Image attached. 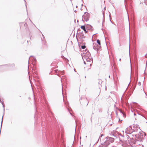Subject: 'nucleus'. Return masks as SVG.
<instances>
[{
    "label": "nucleus",
    "instance_id": "f257e3e1",
    "mask_svg": "<svg viewBox=\"0 0 147 147\" xmlns=\"http://www.w3.org/2000/svg\"><path fill=\"white\" fill-rule=\"evenodd\" d=\"M135 136L136 138L135 139V143H136L137 141L141 142L142 141L144 137L145 136V133L140 132L138 135L136 134Z\"/></svg>",
    "mask_w": 147,
    "mask_h": 147
},
{
    "label": "nucleus",
    "instance_id": "f03ea898",
    "mask_svg": "<svg viewBox=\"0 0 147 147\" xmlns=\"http://www.w3.org/2000/svg\"><path fill=\"white\" fill-rule=\"evenodd\" d=\"M90 14L87 12H85L84 13V14L82 16V20L84 22V20L83 19L85 20L86 22L88 21L89 20V18L90 17Z\"/></svg>",
    "mask_w": 147,
    "mask_h": 147
},
{
    "label": "nucleus",
    "instance_id": "7ed1b4c3",
    "mask_svg": "<svg viewBox=\"0 0 147 147\" xmlns=\"http://www.w3.org/2000/svg\"><path fill=\"white\" fill-rule=\"evenodd\" d=\"M106 138L107 139V140L105 141V144H109L110 142H113L115 139L113 138L109 137V136H107Z\"/></svg>",
    "mask_w": 147,
    "mask_h": 147
},
{
    "label": "nucleus",
    "instance_id": "20e7f679",
    "mask_svg": "<svg viewBox=\"0 0 147 147\" xmlns=\"http://www.w3.org/2000/svg\"><path fill=\"white\" fill-rule=\"evenodd\" d=\"M84 55L83 57H89L90 59H92V57L91 56V54L90 53L88 50L86 49L84 52L83 53Z\"/></svg>",
    "mask_w": 147,
    "mask_h": 147
},
{
    "label": "nucleus",
    "instance_id": "39448f33",
    "mask_svg": "<svg viewBox=\"0 0 147 147\" xmlns=\"http://www.w3.org/2000/svg\"><path fill=\"white\" fill-rule=\"evenodd\" d=\"M84 101L83 102L82 100V98H80V103L81 104V105H86V106H87L88 105L89 102L88 101V103H87V102H86L87 101V100H86V98H84Z\"/></svg>",
    "mask_w": 147,
    "mask_h": 147
},
{
    "label": "nucleus",
    "instance_id": "423d86ee",
    "mask_svg": "<svg viewBox=\"0 0 147 147\" xmlns=\"http://www.w3.org/2000/svg\"><path fill=\"white\" fill-rule=\"evenodd\" d=\"M101 47L100 46H98L97 44H95L93 46V49L97 51V53H98V51L100 49Z\"/></svg>",
    "mask_w": 147,
    "mask_h": 147
},
{
    "label": "nucleus",
    "instance_id": "0eeeda50",
    "mask_svg": "<svg viewBox=\"0 0 147 147\" xmlns=\"http://www.w3.org/2000/svg\"><path fill=\"white\" fill-rule=\"evenodd\" d=\"M86 26V28L87 30L92 31L94 29L92 26L90 25L87 24Z\"/></svg>",
    "mask_w": 147,
    "mask_h": 147
},
{
    "label": "nucleus",
    "instance_id": "6e6552de",
    "mask_svg": "<svg viewBox=\"0 0 147 147\" xmlns=\"http://www.w3.org/2000/svg\"><path fill=\"white\" fill-rule=\"evenodd\" d=\"M84 58L86 59L87 62L92 63L93 59L92 58V59H90L89 57H84Z\"/></svg>",
    "mask_w": 147,
    "mask_h": 147
},
{
    "label": "nucleus",
    "instance_id": "1a4fd4ad",
    "mask_svg": "<svg viewBox=\"0 0 147 147\" xmlns=\"http://www.w3.org/2000/svg\"><path fill=\"white\" fill-rule=\"evenodd\" d=\"M81 28L83 30L85 33H87L88 31L86 30V25H82L81 26Z\"/></svg>",
    "mask_w": 147,
    "mask_h": 147
},
{
    "label": "nucleus",
    "instance_id": "9d476101",
    "mask_svg": "<svg viewBox=\"0 0 147 147\" xmlns=\"http://www.w3.org/2000/svg\"><path fill=\"white\" fill-rule=\"evenodd\" d=\"M32 58V60L33 61H34L35 62L36 61V59L35 57L32 56H31L29 58L28 61H29L30 59H31Z\"/></svg>",
    "mask_w": 147,
    "mask_h": 147
},
{
    "label": "nucleus",
    "instance_id": "9b49d317",
    "mask_svg": "<svg viewBox=\"0 0 147 147\" xmlns=\"http://www.w3.org/2000/svg\"><path fill=\"white\" fill-rule=\"evenodd\" d=\"M135 75L136 76L138 77V66H137L135 69Z\"/></svg>",
    "mask_w": 147,
    "mask_h": 147
},
{
    "label": "nucleus",
    "instance_id": "f8f14e48",
    "mask_svg": "<svg viewBox=\"0 0 147 147\" xmlns=\"http://www.w3.org/2000/svg\"><path fill=\"white\" fill-rule=\"evenodd\" d=\"M103 19H102V26L103 25V23H104L105 21V16H104V14L103 13Z\"/></svg>",
    "mask_w": 147,
    "mask_h": 147
},
{
    "label": "nucleus",
    "instance_id": "ddd939ff",
    "mask_svg": "<svg viewBox=\"0 0 147 147\" xmlns=\"http://www.w3.org/2000/svg\"><path fill=\"white\" fill-rule=\"evenodd\" d=\"M81 38H85V36H84V34L83 33V32H81Z\"/></svg>",
    "mask_w": 147,
    "mask_h": 147
},
{
    "label": "nucleus",
    "instance_id": "4468645a",
    "mask_svg": "<svg viewBox=\"0 0 147 147\" xmlns=\"http://www.w3.org/2000/svg\"><path fill=\"white\" fill-rule=\"evenodd\" d=\"M96 42L98 44V46H100V41L99 39H97L96 40Z\"/></svg>",
    "mask_w": 147,
    "mask_h": 147
},
{
    "label": "nucleus",
    "instance_id": "2eb2a0df",
    "mask_svg": "<svg viewBox=\"0 0 147 147\" xmlns=\"http://www.w3.org/2000/svg\"><path fill=\"white\" fill-rule=\"evenodd\" d=\"M99 81L98 82V84L100 85H101L102 82V81L100 79L98 80Z\"/></svg>",
    "mask_w": 147,
    "mask_h": 147
},
{
    "label": "nucleus",
    "instance_id": "dca6fc26",
    "mask_svg": "<svg viewBox=\"0 0 147 147\" xmlns=\"http://www.w3.org/2000/svg\"><path fill=\"white\" fill-rule=\"evenodd\" d=\"M111 136H113L114 137H116V138H117V136L116 134H113L112 133H111Z\"/></svg>",
    "mask_w": 147,
    "mask_h": 147
},
{
    "label": "nucleus",
    "instance_id": "f3484780",
    "mask_svg": "<svg viewBox=\"0 0 147 147\" xmlns=\"http://www.w3.org/2000/svg\"><path fill=\"white\" fill-rule=\"evenodd\" d=\"M86 48V46L85 45H82L81 46V48L83 49H84Z\"/></svg>",
    "mask_w": 147,
    "mask_h": 147
},
{
    "label": "nucleus",
    "instance_id": "a211bd4d",
    "mask_svg": "<svg viewBox=\"0 0 147 147\" xmlns=\"http://www.w3.org/2000/svg\"><path fill=\"white\" fill-rule=\"evenodd\" d=\"M109 18H110V21L112 23H113L112 22V21L111 20V14L110 13V14L109 15Z\"/></svg>",
    "mask_w": 147,
    "mask_h": 147
},
{
    "label": "nucleus",
    "instance_id": "6ab92c4d",
    "mask_svg": "<svg viewBox=\"0 0 147 147\" xmlns=\"http://www.w3.org/2000/svg\"><path fill=\"white\" fill-rule=\"evenodd\" d=\"M59 72H60V74H61L62 75L63 74V71H59Z\"/></svg>",
    "mask_w": 147,
    "mask_h": 147
},
{
    "label": "nucleus",
    "instance_id": "aec40b11",
    "mask_svg": "<svg viewBox=\"0 0 147 147\" xmlns=\"http://www.w3.org/2000/svg\"><path fill=\"white\" fill-rule=\"evenodd\" d=\"M67 110H68V111L69 112V113L70 114V115H72V113H71V112H70V110L68 108H67Z\"/></svg>",
    "mask_w": 147,
    "mask_h": 147
},
{
    "label": "nucleus",
    "instance_id": "412c9836",
    "mask_svg": "<svg viewBox=\"0 0 147 147\" xmlns=\"http://www.w3.org/2000/svg\"><path fill=\"white\" fill-rule=\"evenodd\" d=\"M144 3L147 5V0L144 1Z\"/></svg>",
    "mask_w": 147,
    "mask_h": 147
},
{
    "label": "nucleus",
    "instance_id": "4be33fe9",
    "mask_svg": "<svg viewBox=\"0 0 147 147\" xmlns=\"http://www.w3.org/2000/svg\"><path fill=\"white\" fill-rule=\"evenodd\" d=\"M137 113H138V115H141V116H142L144 117V116L142 115V114H141V113H140L138 112Z\"/></svg>",
    "mask_w": 147,
    "mask_h": 147
},
{
    "label": "nucleus",
    "instance_id": "5701e85b",
    "mask_svg": "<svg viewBox=\"0 0 147 147\" xmlns=\"http://www.w3.org/2000/svg\"><path fill=\"white\" fill-rule=\"evenodd\" d=\"M101 137L100 136L99 137V139H98V140L96 142V143H97L98 142V141H99V139H100V138Z\"/></svg>",
    "mask_w": 147,
    "mask_h": 147
},
{
    "label": "nucleus",
    "instance_id": "b1692460",
    "mask_svg": "<svg viewBox=\"0 0 147 147\" xmlns=\"http://www.w3.org/2000/svg\"><path fill=\"white\" fill-rule=\"evenodd\" d=\"M138 84L139 86H140L141 85V82H139L138 83Z\"/></svg>",
    "mask_w": 147,
    "mask_h": 147
},
{
    "label": "nucleus",
    "instance_id": "393cba45",
    "mask_svg": "<svg viewBox=\"0 0 147 147\" xmlns=\"http://www.w3.org/2000/svg\"><path fill=\"white\" fill-rule=\"evenodd\" d=\"M24 1L25 3V4L26 7V8H27V5H26V0H25V1Z\"/></svg>",
    "mask_w": 147,
    "mask_h": 147
},
{
    "label": "nucleus",
    "instance_id": "a878e982",
    "mask_svg": "<svg viewBox=\"0 0 147 147\" xmlns=\"http://www.w3.org/2000/svg\"><path fill=\"white\" fill-rule=\"evenodd\" d=\"M119 110L120 111V112L121 113H122V114H123V112L122 111H121V110L119 109Z\"/></svg>",
    "mask_w": 147,
    "mask_h": 147
},
{
    "label": "nucleus",
    "instance_id": "bb28decb",
    "mask_svg": "<svg viewBox=\"0 0 147 147\" xmlns=\"http://www.w3.org/2000/svg\"><path fill=\"white\" fill-rule=\"evenodd\" d=\"M90 63V64H89V65H90V66H91L92 65V63Z\"/></svg>",
    "mask_w": 147,
    "mask_h": 147
},
{
    "label": "nucleus",
    "instance_id": "cd10ccee",
    "mask_svg": "<svg viewBox=\"0 0 147 147\" xmlns=\"http://www.w3.org/2000/svg\"><path fill=\"white\" fill-rule=\"evenodd\" d=\"M122 114L123 115V116L124 117H126V115L124 113H123Z\"/></svg>",
    "mask_w": 147,
    "mask_h": 147
},
{
    "label": "nucleus",
    "instance_id": "c85d7f7f",
    "mask_svg": "<svg viewBox=\"0 0 147 147\" xmlns=\"http://www.w3.org/2000/svg\"><path fill=\"white\" fill-rule=\"evenodd\" d=\"M122 121V120H120V118H119V122H121V121Z\"/></svg>",
    "mask_w": 147,
    "mask_h": 147
},
{
    "label": "nucleus",
    "instance_id": "c756f323",
    "mask_svg": "<svg viewBox=\"0 0 147 147\" xmlns=\"http://www.w3.org/2000/svg\"><path fill=\"white\" fill-rule=\"evenodd\" d=\"M146 65H147V63H146V69H145V70H144V74H145V71H146Z\"/></svg>",
    "mask_w": 147,
    "mask_h": 147
},
{
    "label": "nucleus",
    "instance_id": "7c9ffc66",
    "mask_svg": "<svg viewBox=\"0 0 147 147\" xmlns=\"http://www.w3.org/2000/svg\"><path fill=\"white\" fill-rule=\"evenodd\" d=\"M11 66H14V64H11Z\"/></svg>",
    "mask_w": 147,
    "mask_h": 147
},
{
    "label": "nucleus",
    "instance_id": "2f4dec72",
    "mask_svg": "<svg viewBox=\"0 0 147 147\" xmlns=\"http://www.w3.org/2000/svg\"><path fill=\"white\" fill-rule=\"evenodd\" d=\"M104 136V134H101V135H100V136L101 137H102V136Z\"/></svg>",
    "mask_w": 147,
    "mask_h": 147
},
{
    "label": "nucleus",
    "instance_id": "473e14b6",
    "mask_svg": "<svg viewBox=\"0 0 147 147\" xmlns=\"http://www.w3.org/2000/svg\"><path fill=\"white\" fill-rule=\"evenodd\" d=\"M116 115L117 116L118 115V114H117V112L116 111Z\"/></svg>",
    "mask_w": 147,
    "mask_h": 147
},
{
    "label": "nucleus",
    "instance_id": "72a5a7b5",
    "mask_svg": "<svg viewBox=\"0 0 147 147\" xmlns=\"http://www.w3.org/2000/svg\"><path fill=\"white\" fill-rule=\"evenodd\" d=\"M84 64H86V62L84 61Z\"/></svg>",
    "mask_w": 147,
    "mask_h": 147
},
{
    "label": "nucleus",
    "instance_id": "f704fd0d",
    "mask_svg": "<svg viewBox=\"0 0 147 147\" xmlns=\"http://www.w3.org/2000/svg\"><path fill=\"white\" fill-rule=\"evenodd\" d=\"M147 58V55L146 54L145 55H144Z\"/></svg>",
    "mask_w": 147,
    "mask_h": 147
},
{
    "label": "nucleus",
    "instance_id": "c9c22d12",
    "mask_svg": "<svg viewBox=\"0 0 147 147\" xmlns=\"http://www.w3.org/2000/svg\"><path fill=\"white\" fill-rule=\"evenodd\" d=\"M68 104H68V103H65V105H68Z\"/></svg>",
    "mask_w": 147,
    "mask_h": 147
},
{
    "label": "nucleus",
    "instance_id": "e433bc0d",
    "mask_svg": "<svg viewBox=\"0 0 147 147\" xmlns=\"http://www.w3.org/2000/svg\"><path fill=\"white\" fill-rule=\"evenodd\" d=\"M136 87V84H135V86H134V89H135V88Z\"/></svg>",
    "mask_w": 147,
    "mask_h": 147
},
{
    "label": "nucleus",
    "instance_id": "4c0bfd02",
    "mask_svg": "<svg viewBox=\"0 0 147 147\" xmlns=\"http://www.w3.org/2000/svg\"><path fill=\"white\" fill-rule=\"evenodd\" d=\"M134 115L135 116L136 115V114L135 113H134Z\"/></svg>",
    "mask_w": 147,
    "mask_h": 147
},
{
    "label": "nucleus",
    "instance_id": "58836bf2",
    "mask_svg": "<svg viewBox=\"0 0 147 147\" xmlns=\"http://www.w3.org/2000/svg\"><path fill=\"white\" fill-rule=\"evenodd\" d=\"M61 57H62V58H63V57H64V56L63 55H62L61 56Z\"/></svg>",
    "mask_w": 147,
    "mask_h": 147
},
{
    "label": "nucleus",
    "instance_id": "ea45409f",
    "mask_svg": "<svg viewBox=\"0 0 147 147\" xmlns=\"http://www.w3.org/2000/svg\"><path fill=\"white\" fill-rule=\"evenodd\" d=\"M57 75H58V76H59V73H58L57 74Z\"/></svg>",
    "mask_w": 147,
    "mask_h": 147
},
{
    "label": "nucleus",
    "instance_id": "a19ab883",
    "mask_svg": "<svg viewBox=\"0 0 147 147\" xmlns=\"http://www.w3.org/2000/svg\"><path fill=\"white\" fill-rule=\"evenodd\" d=\"M78 30L79 31H80V29L79 28L78 29Z\"/></svg>",
    "mask_w": 147,
    "mask_h": 147
},
{
    "label": "nucleus",
    "instance_id": "79ce46f5",
    "mask_svg": "<svg viewBox=\"0 0 147 147\" xmlns=\"http://www.w3.org/2000/svg\"><path fill=\"white\" fill-rule=\"evenodd\" d=\"M138 125H136V127H138Z\"/></svg>",
    "mask_w": 147,
    "mask_h": 147
},
{
    "label": "nucleus",
    "instance_id": "37998d69",
    "mask_svg": "<svg viewBox=\"0 0 147 147\" xmlns=\"http://www.w3.org/2000/svg\"><path fill=\"white\" fill-rule=\"evenodd\" d=\"M114 106L115 107H116V105H114Z\"/></svg>",
    "mask_w": 147,
    "mask_h": 147
},
{
    "label": "nucleus",
    "instance_id": "c03bdc74",
    "mask_svg": "<svg viewBox=\"0 0 147 147\" xmlns=\"http://www.w3.org/2000/svg\"><path fill=\"white\" fill-rule=\"evenodd\" d=\"M106 7H105L104 8V10L105 9Z\"/></svg>",
    "mask_w": 147,
    "mask_h": 147
},
{
    "label": "nucleus",
    "instance_id": "a18cd8bd",
    "mask_svg": "<svg viewBox=\"0 0 147 147\" xmlns=\"http://www.w3.org/2000/svg\"><path fill=\"white\" fill-rule=\"evenodd\" d=\"M132 130L134 131H135V130H134V129H133Z\"/></svg>",
    "mask_w": 147,
    "mask_h": 147
},
{
    "label": "nucleus",
    "instance_id": "49530a36",
    "mask_svg": "<svg viewBox=\"0 0 147 147\" xmlns=\"http://www.w3.org/2000/svg\"><path fill=\"white\" fill-rule=\"evenodd\" d=\"M138 81V78H137V80H136V83H137V82Z\"/></svg>",
    "mask_w": 147,
    "mask_h": 147
},
{
    "label": "nucleus",
    "instance_id": "de8ad7c7",
    "mask_svg": "<svg viewBox=\"0 0 147 147\" xmlns=\"http://www.w3.org/2000/svg\"><path fill=\"white\" fill-rule=\"evenodd\" d=\"M91 121H92V116L91 117Z\"/></svg>",
    "mask_w": 147,
    "mask_h": 147
},
{
    "label": "nucleus",
    "instance_id": "09e8293b",
    "mask_svg": "<svg viewBox=\"0 0 147 147\" xmlns=\"http://www.w3.org/2000/svg\"><path fill=\"white\" fill-rule=\"evenodd\" d=\"M110 0H109V2L110 3H111V2H110Z\"/></svg>",
    "mask_w": 147,
    "mask_h": 147
},
{
    "label": "nucleus",
    "instance_id": "8fccbe9b",
    "mask_svg": "<svg viewBox=\"0 0 147 147\" xmlns=\"http://www.w3.org/2000/svg\"><path fill=\"white\" fill-rule=\"evenodd\" d=\"M74 71H75V72H76V69H74Z\"/></svg>",
    "mask_w": 147,
    "mask_h": 147
},
{
    "label": "nucleus",
    "instance_id": "3c124183",
    "mask_svg": "<svg viewBox=\"0 0 147 147\" xmlns=\"http://www.w3.org/2000/svg\"><path fill=\"white\" fill-rule=\"evenodd\" d=\"M77 22H78H78H79V21H78V20H77Z\"/></svg>",
    "mask_w": 147,
    "mask_h": 147
},
{
    "label": "nucleus",
    "instance_id": "603ef678",
    "mask_svg": "<svg viewBox=\"0 0 147 147\" xmlns=\"http://www.w3.org/2000/svg\"><path fill=\"white\" fill-rule=\"evenodd\" d=\"M74 12H76V10H75V11H74Z\"/></svg>",
    "mask_w": 147,
    "mask_h": 147
},
{
    "label": "nucleus",
    "instance_id": "864d4df0",
    "mask_svg": "<svg viewBox=\"0 0 147 147\" xmlns=\"http://www.w3.org/2000/svg\"><path fill=\"white\" fill-rule=\"evenodd\" d=\"M42 34V36H43V37L44 38V35H43V34Z\"/></svg>",
    "mask_w": 147,
    "mask_h": 147
},
{
    "label": "nucleus",
    "instance_id": "5fc2aeb1",
    "mask_svg": "<svg viewBox=\"0 0 147 147\" xmlns=\"http://www.w3.org/2000/svg\"><path fill=\"white\" fill-rule=\"evenodd\" d=\"M135 127V126H133V128H134Z\"/></svg>",
    "mask_w": 147,
    "mask_h": 147
},
{
    "label": "nucleus",
    "instance_id": "6e6d98bb",
    "mask_svg": "<svg viewBox=\"0 0 147 147\" xmlns=\"http://www.w3.org/2000/svg\"><path fill=\"white\" fill-rule=\"evenodd\" d=\"M121 59H120H120H119V61H121Z\"/></svg>",
    "mask_w": 147,
    "mask_h": 147
},
{
    "label": "nucleus",
    "instance_id": "4d7b16f0",
    "mask_svg": "<svg viewBox=\"0 0 147 147\" xmlns=\"http://www.w3.org/2000/svg\"><path fill=\"white\" fill-rule=\"evenodd\" d=\"M25 24H26V25H27V23H25Z\"/></svg>",
    "mask_w": 147,
    "mask_h": 147
},
{
    "label": "nucleus",
    "instance_id": "13d9d810",
    "mask_svg": "<svg viewBox=\"0 0 147 147\" xmlns=\"http://www.w3.org/2000/svg\"><path fill=\"white\" fill-rule=\"evenodd\" d=\"M27 42L28 43V40H27Z\"/></svg>",
    "mask_w": 147,
    "mask_h": 147
},
{
    "label": "nucleus",
    "instance_id": "bf43d9fd",
    "mask_svg": "<svg viewBox=\"0 0 147 147\" xmlns=\"http://www.w3.org/2000/svg\"><path fill=\"white\" fill-rule=\"evenodd\" d=\"M116 108L117 109H118V108H117V107H116Z\"/></svg>",
    "mask_w": 147,
    "mask_h": 147
},
{
    "label": "nucleus",
    "instance_id": "052dcab7",
    "mask_svg": "<svg viewBox=\"0 0 147 147\" xmlns=\"http://www.w3.org/2000/svg\"><path fill=\"white\" fill-rule=\"evenodd\" d=\"M86 76H85V78H86Z\"/></svg>",
    "mask_w": 147,
    "mask_h": 147
},
{
    "label": "nucleus",
    "instance_id": "680f3d73",
    "mask_svg": "<svg viewBox=\"0 0 147 147\" xmlns=\"http://www.w3.org/2000/svg\"><path fill=\"white\" fill-rule=\"evenodd\" d=\"M83 5L82 4V6H83Z\"/></svg>",
    "mask_w": 147,
    "mask_h": 147
},
{
    "label": "nucleus",
    "instance_id": "e2e57ef3",
    "mask_svg": "<svg viewBox=\"0 0 147 147\" xmlns=\"http://www.w3.org/2000/svg\"><path fill=\"white\" fill-rule=\"evenodd\" d=\"M131 75L130 76V78H131Z\"/></svg>",
    "mask_w": 147,
    "mask_h": 147
},
{
    "label": "nucleus",
    "instance_id": "0e129e2a",
    "mask_svg": "<svg viewBox=\"0 0 147 147\" xmlns=\"http://www.w3.org/2000/svg\"><path fill=\"white\" fill-rule=\"evenodd\" d=\"M63 89L62 88V91Z\"/></svg>",
    "mask_w": 147,
    "mask_h": 147
},
{
    "label": "nucleus",
    "instance_id": "69168bd1",
    "mask_svg": "<svg viewBox=\"0 0 147 147\" xmlns=\"http://www.w3.org/2000/svg\"><path fill=\"white\" fill-rule=\"evenodd\" d=\"M26 11H27V10H26Z\"/></svg>",
    "mask_w": 147,
    "mask_h": 147
},
{
    "label": "nucleus",
    "instance_id": "338daca9",
    "mask_svg": "<svg viewBox=\"0 0 147 147\" xmlns=\"http://www.w3.org/2000/svg\"><path fill=\"white\" fill-rule=\"evenodd\" d=\"M71 1V0H70Z\"/></svg>",
    "mask_w": 147,
    "mask_h": 147
}]
</instances>
